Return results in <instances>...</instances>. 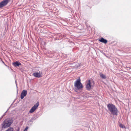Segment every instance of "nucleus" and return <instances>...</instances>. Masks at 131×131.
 I'll use <instances>...</instances> for the list:
<instances>
[{"instance_id": "1", "label": "nucleus", "mask_w": 131, "mask_h": 131, "mask_svg": "<svg viewBox=\"0 0 131 131\" xmlns=\"http://www.w3.org/2000/svg\"><path fill=\"white\" fill-rule=\"evenodd\" d=\"M107 106L108 110L112 114L115 116L118 115L119 111L114 105L112 103H109L107 105Z\"/></svg>"}, {"instance_id": "2", "label": "nucleus", "mask_w": 131, "mask_h": 131, "mask_svg": "<svg viewBox=\"0 0 131 131\" xmlns=\"http://www.w3.org/2000/svg\"><path fill=\"white\" fill-rule=\"evenodd\" d=\"M13 121L9 119H6L4 120L2 124V128H7L10 126Z\"/></svg>"}, {"instance_id": "3", "label": "nucleus", "mask_w": 131, "mask_h": 131, "mask_svg": "<svg viewBox=\"0 0 131 131\" xmlns=\"http://www.w3.org/2000/svg\"><path fill=\"white\" fill-rule=\"evenodd\" d=\"M75 87L78 90H81L83 88V86L81 82L80 79H77L74 84Z\"/></svg>"}, {"instance_id": "4", "label": "nucleus", "mask_w": 131, "mask_h": 131, "mask_svg": "<svg viewBox=\"0 0 131 131\" xmlns=\"http://www.w3.org/2000/svg\"><path fill=\"white\" fill-rule=\"evenodd\" d=\"M39 105V102H37L33 106L31 109L30 110L29 112L30 113H31L34 112L35 110L38 108Z\"/></svg>"}, {"instance_id": "5", "label": "nucleus", "mask_w": 131, "mask_h": 131, "mask_svg": "<svg viewBox=\"0 0 131 131\" xmlns=\"http://www.w3.org/2000/svg\"><path fill=\"white\" fill-rule=\"evenodd\" d=\"M9 2V0H3L0 3V8L6 6Z\"/></svg>"}, {"instance_id": "6", "label": "nucleus", "mask_w": 131, "mask_h": 131, "mask_svg": "<svg viewBox=\"0 0 131 131\" xmlns=\"http://www.w3.org/2000/svg\"><path fill=\"white\" fill-rule=\"evenodd\" d=\"M27 94V91L26 90H23L21 94V99H23L24 97Z\"/></svg>"}, {"instance_id": "7", "label": "nucleus", "mask_w": 131, "mask_h": 131, "mask_svg": "<svg viewBox=\"0 0 131 131\" xmlns=\"http://www.w3.org/2000/svg\"><path fill=\"white\" fill-rule=\"evenodd\" d=\"M91 81L89 80L86 84V88L88 90H90L91 89Z\"/></svg>"}, {"instance_id": "8", "label": "nucleus", "mask_w": 131, "mask_h": 131, "mask_svg": "<svg viewBox=\"0 0 131 131\" xmlns=\"http://www.w3.org/2000/svg\"><path fill=\"white\" fill-rule=\"evenodd\" d=\"M33 75L35 77L37 78H39L42 77L41 73L40 72H35L34 73Z\"/></svg>"}, {"instance_id": "9", "label": "nucleus", "mask_w": 131, "mask_h": 131, "mask_svg": "<svg viewBox=\"0 0 131 131\" xmlns=\"http://www.w3.org/2000/svg\"><path fill=\"white\" fill-rule=\"evenodd\" d=\"M13 65L15 67L19 66L21 65V63L18 61H16L13 63Z\"/></svg>"}, {"instance_id": "10", "label": "nucleus", "mask_w": 131, "mask_h": 131, "mask_svg": "<svg viewBox=\"0 0 131 131\" xmlns=\"http://www.w3.org/2000/svg\"><path fill=\"white\" fill-rule=\"evenodd\" d=\"M99 41L100 42L103 43L105 44L107 42V40L103 38H101V39H99Z\"/></svg>"}, {"instance_id": "11", "label": "nucleus", "mask_w": 131, "mask_h": 131, "mask_svg": "<svg viewBox=\"0 0 131 131\" xmlns=\"http://www.w3.org/2000/svg\"><path fill=\"white\" fill-rule=\"evenodd\" d=\"M100 75V77L103 79H106V77L105 75L103 74L101 72H100L99 73Z\"/></svg>"}, {"instance_id": "12", "label": "nucleus", "mask_w": 131, "mask_h": 131, "mask_svg": "<svg viewBox=\"0 0 131 131\" xmlns=\"http://www.w3.org/2000/svg\"><path fill=\"white\" fill-rule=\"evenodd\" d=\"M36 119V117H32L31 119L29 121L30 122H32L34 120H35Z\"/></svg>"}, {"instance_id": "13", "label": "nucleus", "mask_w": 131, "mask_h": 131, "mask_svg": "<svg viewBox=\"0 0 131 131\" xmlns=\"http://www.w3.org/2000/svg\"><path fill=\"white\" fill-rule=\"evenodd\" d=\"M14 129L12 127H10L5 131H13Z\"/></svg>"}, {"instance_id": "14", "label": "nucleus", "mask_w": 131, "mask_h": 131, "mask_svg": "<svg viewBox=\"0 0 131 131\" xmlns=\"http://www.w3.org/2000/svg\"><path fill=\"white\" fill-rule=\"evenodd\" d=\"M119 126L121 127L122 128H125V126L123 124H121V123H120Z\"/></svg>"}, {"instance_id": "15", "label": "nucleus", "mask_w": 131, "mask_h": 131, "mask_svg": "<svg viewBox=\"0 0 131 131\" xmlns=\"http://www.w3.org/2000/svg\"><path fill=\"white\" fill-rule=\"evenodd\" d=\"M28 127H27L24 130V131H27V129H28Z\"/></svg>"}, {"instance_id": "16", "label": "nucleus", "mask_w": 131, "mask_h": 131, "mask_svg": "<svg viewBox=\"0 0 131 131\" xmlns=\"http://www.w3.org/2000/svg\"><path fill=\"white\" fill-rule=\"evenodd\" d=\"M1 61H2V62L3 63V64H4L6 66V64H5V63H4V61H3L2 60H1Z\"/></svg>"}, {"instance_id": "17", "label": "nucleus", "mask_w": 131, "mask_h": 131, "mask_svg": "<svg viewBox=\"0 0 131 131\" xmlns=\"http://www.w3.org/2000/svg\"><path fill=\"white\" fill-rule=\"evenodd\" d=\"M20 130V129L19 127L18 128L17 130L16 131H19Z\"/></svg>"}, {"instance_id": "18", "label": "nucleus", "mask_w": 131, "mask_h": 131, "mask_svg": "<svg viewBox=\"0 0 131 131\" xmlns=\"http://www.w3.org/2000/svg\"><path fill=\"white\" fill-rule=\"evenodd\" d=\"M53 55H54V54H52V55L50 56V57H53Z\"/></svg>"}, {"instance_id": "19", "label": "nucleus", "mask_w": 131, "mask_h": 131, "mask_svg": "<svg viewBox=\"0 0 131 131\" xmlns=\"http://www.w3.org/2000/svg\"><path fill=\"white\" fill-rule=\"evenodd\" d=\"M7 112V111H6L4 114L3 115V117L4 116H5V113H6V112Z\"/></svg>"}, {"instance_id": "20", "label": "nucleus", "mask_w": 131, "mask_h": 131, "mask_svg": "<svg viewBox=\"0 0 131 131\" xmlns=\"http://www.w3.org/2000/svg\"><path fill=\"white\" fill-rule=\"evenodd\" d=\"M52 53V52L51 53H51Z\"/></svg>"}, {"instance_id": "21", "label": "nucleus", "mask_w": 131, "mask_h": 131, "mask_svg": "<svg viewBox=\"0 0 131 131\" xmlns=\"http://www.w3.org/2000/svg\"><path fill=\"white\" fill-rule=\"evenodd\" d=\"M3 117V116H2V118Z\"/></svg>"}]
</instances>
